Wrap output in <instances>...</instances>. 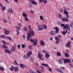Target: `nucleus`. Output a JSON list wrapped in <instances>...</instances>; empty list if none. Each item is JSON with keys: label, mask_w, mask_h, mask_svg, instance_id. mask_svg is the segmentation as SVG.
<instances>
[{"label": "nucleus", "mask_w": 73, "mask_h": 73, "mask_svg": "<svg viewBox=\"0 0 73 73\" xmlns=\"http://www.w3.org/2000/svg\"><path fill=\"white\" fill-rule=\"evenodd\" d=\"M27 40L28 41H29L31 38V36H35V32L32 30H30L28 31V33H27Z\"/></svg>", "instance_id": "obj_1"}, {"label": "nucleus", "mask_w": 73, "mask_h": 73, "mask_svg": "<svg viewBox=\"0 0 73 73\" xmlns=\"http://www.w3.org/2000/svg\"><path fill=\"white\" fill-rule=\"evenodd\" d=\"M32 51H30V52H28L27 54L24 55L23 56V58L25 59L26 58H28L30 57V56L32 55Z\"/></svg>", "instance_id": "obj_2"}, {"label": "nucleus", "mask_w": 73, "mask_h": 73, "mask_svg": "<svg viewBox=\"0 0 73 73\" xmlns=\"http://www.w3.org/2000/svg\"><path fill=\"white\" fill-rule=\"evenodd\" d=\"M68 26H69V25H66L63 28V29H65L67 28V30L66 31V33H67L68 35H69L70 33V27H68Z\"/></svg>", "instance_id": "obj_3"}, {"label": "nucleus", "mask_w": 73, "mask_h": 73, "mask_svg": "<svg viewBox=\"0 0 73 73\" xmlns=\"http://www.w3.org/2000/svg\"><path fill=\"white\" fill-rule=\"evenodd\" d=\"M41 53L40 52H38V56L39 58V60L42 61H44V58L42 57V54H41Z\"/></svg>", "instance_id": "obj_4"}, {"label": "nucleus", "mask_w": 73, "mask_h": 73, "mask_svg": "<svg viewBox=\"0 0 73 73\" xmlns=\"http://www.w3.org/2000/svg\"><path fill=\"white\" fill-rule=\"evenodd\" d=\"M16 48V44H14L12 48L11 49V52H15V51Z\"/></svg>", "instance_id": "obj_5"}, {"label": "nucleus", "mask_w": 73, "mask_h": 73, "mask_svg": "<svg viewBox=\"0 0 73 73\" xmlns=\"http://www.w3.org/2000/svg\"><path fill=\"white\" fill-rule=\"evenodd\" d=\"M64 13L65 15H66V18H68V16H69V15L68 14L69 13V12L67 11H66V9L65 8H64Z\"/></svg>", "instance_id": "obj_6"}, {"label": "nucleus", "mask_w": 73, "mask_h": 73, "mask_svg": "<svg viewBox=\"0 0 73 73\" xmlns=\"http://www.w3.org/2000/svg\"><path fill=\"white\" fill-rule=\"evenodd\" d=\"M38 31H42L43 29V27H42V25H39L38 26Z\"/></svg>", "instance_id": "obj_7"}, {"label": "nucleus", "mask_w": 73, "mask_h": 73, "mask_svg": "<svg viewBox=\"0 0 73 73\" xmlns=\"http://www.w3.org/2000/svg\"><path fill=\"white\" fill-rule=\"evenodd\" d=\"M4 30L5 31V35H8L9 34V32H10L9 30H8L6 29H4Z\"/></svg>", "instance_id": "obj_8"}, {"label": "nucleus", "mask_w": 73, "mask_h": 73, "mask_svg": "<svg viewBox=\"0 0 73 73\" xmlns=\"http://www.w3.org/2000/svg\"><path fill=\"white\" fill-rule=\"evenodd\" d=\"M7 12H8L10 15H11V13H13V10L11 8L10 9H9L7 10Z\"/></svg>", "instance_id": "obj_9"}, {"label": "nucleus", "mask_w": 73, "mask_h": 73, "mask_svg": "<svg viewBox=\"0 0 73 73\" xmlns=\"http://www.w3.org/2000/svg\"><path fill=\"white\" fill-rule=\"evenodd\" d=\"M40 42L41 46H45V42L44 41L41 40H40Z\"/></svg>", "instance_id": "obj_10"}, {"label": "nucleus", "mask_w": 73, "mask_h": 73, "mask_svg": "<svg viewBox=\"0 0 73 73\" xmlns=\"http://www.w3.org/2000/svg\"><path fill=\"white\" fill-rule=\"evenodd\" d=\"M12 68L13 69H14L15 71V72H17L18 70H19V67L17 66H16L15 67L14 66H12Z\"/></svg>", "instance_id": "obj_11"}, {"label": "nucleus", "mask_w": 73, "mask_h": 73, "mask_svg": "<svg viewBox=\"0 0 73 73\" xmlns=\"http://www.w3.org/2000/svg\"><path fill=\"white\" fill-rule=\"evenodd\" d=\"M70 41H68V43L66 44V47H69L70 48L71 47V46L70 45Z\"/></svg>", "instance_id": "obj_12"}, {"label": "nucleus", "mask_w": 73, "mask_h": 73, "mask_svg": "<svg viewBox=\"0 0 73 73\" xmlns=\"http://www.w3.org/2000/svg\"><path fill=\"white\" fill-rule=\"evenodd\" d=\"M61 20L63 21H66L68 22V19L67 18L66 19L65 18H63L61 19Z\"/></svg>", "instance_id": "obj_13"}, {"label": "nucleus", "mask_w": 73, "mask_h": 73, "mask_svg": "<svg viewBox=\"0 0 73 73\" xmlns=\"http://www.w3.org/2000/svg\"><path fill=\"white\" fill-rule=\"evenodd\" d=\"M62 58H61V59H58L57 60V61H58V62H60L59 63L60 64H63V62H62Z\"/></svg>", "instance_id": "obj_14"}, {"label": "nucleus", "mask_w": 73, "mask_h": 73, "mask_svg": "<svg viewBox=\"0 0 73 73\" xmlns=\"http://www.w3.org/2000/svg\"><path fill=\"white\" fill-rule=\"evenodd\" d=\"M20 66L22 68H24L26 67L25 65L21 63L20 64Z\"/></svg>", "instance_id": "obj_15"}, {"label": "nucleus", "mask_w": 73, "mask_h": 73, "mask_svg": "<svg viewBox=\"0 0 73 73\" xmlns=\"http://www.w3.org/2000/svg\"><path fill=\"white\" fill-rule=\"evenodd\" d=\"M15 27L18 31H20L21 30V28L19 26L17 27V26H15Z\"/></svg>", "instance_id": "obj_16"}, {"label": "nucleus", "mask_w": 73, "mask_h": 73, "mask_svg": "<svg viewBox=\"0 0 73 73\" xmlns=\"http://www.w3.org/2000/svg\"><path fill=\"white\" fill-rule=\"evenodd\" d=\"M55 33L56 32H55L54 31H52L50 32V35H51L52 36L54 35Z\"/></svg>", "instance_id": "obj_17"}, {"label": "nucleus", "mask_w": 73, "mask_h": 73, "mask_svg": "<svg viewBox=\"0 0 73 73\" xmlns=\"http://www.w3.org/2000/svg\"><path fill=\"white\" fill-rule=\"evenodd\" d=\"M35 41H34V46H35V45L37 44V42L38 41V40L37 39H35Z\"/></svg>", "instance_id": "obj_18"}, {"label": "nucleus", "mask_w": 73, "mask_h": 73, "mask_svg": "<svg viewBox=\"0 0 73 73\" xmlns=\"http://www.w3.org/2000/svg\"><path fill=\"white\" fill-rule=\"evenodd\" d=\"M31 3H32L34 5H37V3H36V2L35 1H31Z\"/></svg>", "instance_id": "obj_19"}, {"label": "nucleus", "mask_w": 73, "mask_h": 73, "mask_svg": "<svg viewBox=\"0 0 73 73\" xmlns=\"http://www.w3.org/2000/svg\"><path fill=\"white\" fill-rule=\"evenodd\" d=\"M5 53H8V54H11V52H10V51L8 49L5 50Z\"/></svg>", "instance_id": "obj_20"}, {"label": "nucleus", "mask_w": 73, "mask_h": 73, "mask_svg": "<svg viewBox=\"0 0 73 73\" xmlns=\"http://www.w3.org/2000/svg\"><path fill=\"white\" fill-rule=\"evenodd\" d=\"M42 65L44 66H46V67H48V68H49V66H48V64H44V63H42Z\"/></svg>", "instance_id": "obj_21"}, {"label": "nucleus", "mask_w": 73, "mask_h": 73, "mask_svg": "<svg viewBox=\"0 0 73 73\" xmlns=\"http://www.w3.org/2000/svg\"><path fill=\"white\" fill-rule=\"evenodd\" d=\"M54 29H56V33H58V31H59V29L57 27H56L54 28Z\"/></svg>", "instance_id": "obj_22"}, {"label": "nucleus", "mask_w": 73, "mask_h": 73, "mask_svg": "<svg viewBox=\"0 0 73 73\" xmlns=\"http://www.w3.org/2000/svg\"><path fill=\"white\" fill-rule=\"evenodd\" d=\"M22 15L23 17H27V14L25 13H22Z\"/></svg>", "instance_id": "obj_23"}, {"label": "nucleus", "mask_w": 73, "mask_h": 73, "mask_svg": "<svg viewBox=\"0 0 73 73\" xmlns=\"http://www.w3.org/2000/svg\"><path fill=\"white\" fill-rule=\"evenodd\" d=\"M49 56H50V55L48 54V53H46V54L45 56L46 58H49Z\"/></svg>", "instance_id": "obj_24"}, {"label": "nucleus", "mask_w": 73, "mask_h": 73, "mask_svg": "<svg viewBox=\"0 0 73 73\" xmlns=\"http://www.w3.org/2000/svg\"><path fill=\"white\" fill-rule=\"evenodd\" d=\"M56 54L57 56H59L60 57L61 56V52H57Z\"/></svg>", "instance_id": "obj_25"}, {"label": "nucleus", "mask_w": 73, "mask_h": 73, "mask_svg": "<svg viewBox=\"0 0 73 73\" xmlns=\"http://www.w3.org/2000/svg\"><path fill=\"white\" fill-rule=\"evenodd\" d=\"M62 61L63 60L64 64H66L67 63V61H66V59H65L64 58H62Z\"/></svg>", "instance_id": "obj_26"}, {"label": "nucleus", "mask_w": 73, "mask_h": 73, "mask_svg": "<svg viewBox=\"0 0 73 73\" xmlns=\"http://www.w3.org/2000/svg\"><path fill=\"white\" fill-rule=\"evenodd\" d=\"M43 28L44 29H47V26L46 25L43 24Z\"/></svg>", "instance_id": "obj_27"}, {"label": "nucleus", "mask_w": 73, "mask_h": 73, "mask_svg": "<svg viewBox=\"0 0 73 73\" xmlns=\"http://www.w3.org/2000/svg\"><path fill=\"white\" fill-rule=\"evenodd\" d=\"M7 39H8V40H10V41H12V39L11 38V37L10 36H7Z\"/></svg>", "instance_id": "obj_28"}, {"label": "nucleus", "mask_w": 73, "mask_h": 73, "mask_svg": "<svg viewBox=\"0 0 73 73\" xmlns=\"http://www.w3.org/2000/svg\"><path fill=\"white\" fill-rule=\"evenodd\" d=\"M14 65H16L17 66H18L19 65V64L18 63H17V62L16 60H14Z\"/></svg>", "instance_id": "obj_29"}, {"label": "nucleus", "mask_w": 73, "mask_h": 73, "mask_svg": "<svg viewBox=\"0 0 73 73\" xmlns=\"http://www.w3.org/2000/svg\"><path fill=\"white\" fill-rule=\"evenodd\" d=\"M5 9H6V7H2V11H5Z\"/></svg>", "instance_id": "obj_30"}, {"label": "nucleus", "mask_w": 73, "mask_h": 73, "mask_svg": "<svg viewBox=\"0 0 73 73\" xmlns=\"http://www.w3.org/2000/svg\"><path fill=\"white\" fill-rule=\"evenodd\" d=\"M62 33L63 35H65L66 34V31H63L61 32Z\"/></svg>", "instance_id": "obj_31"}, {"label": "nucleus", "mask_w": 73, "mask_h": 73, "mask_svg": "<svg viewBox=\"0 0 73 73\" xmlns=\"http://www.w3.org/2000/svg\"><path fill=\"white\" fill-rule=\"evenodd\" d=\"M2 47L3 48H4V49H7L8 48V47L7 46H5L4 45H3L2 46Z\"/></svg>", "instance_id": "obj_32"}, {"label": "nucleus", "mask_w": 73, "mask_h": 73, "mask_svg": "<svg viewBox=\"0 0 73 73\" xmlns=\"http://www.w3.org/2000/svg\"><path fill=\"white\" fill-rule=\"evenodd\" d=\"M0 70L2 71H4V69L3 66H1L0 67Z\"/></svg>", "instance_id": "obj_33"}, {"label": "nucleus", "mask_w": 73, "mask_h": 73, "mask_svg": "<svg viewBox=\"0 0 73 73\" xmlns=\"http://www.w3.org/2000/svg\"><path fill=\"white\" fill-rule=\"evenodd\" d=\"M40 68H41L42 69H41V70L42 72H43V71H44V67L41 66H40Z\"/></svg>", "instance_id": "obj_34"}, {"label": "nucleus", "mask_w": 73, "mask_h": 73, "mask_svg": "<svg viewBox=\"0 0 73 73\" xmlns=\"http://www.w3.org/2000/svg\"><path fill=\"white\" fill-rule=\"evenodd\" d=\"M70 27L71 28H73V22H72L71 24L70 25Z\"/></svg>", "instance_id": "obj_35"}, {"label": "nucleus", "mask_w": 73, "mask_h": 73, "mask_svg": "<svg viewBox=\"0 0 73 73\" xmlns=\"http://www.w3.org/2000/svg\"><path fill=\"white\" fill-rule=\"evenodd\" d=\"M27 27H25L23 28V30L25 31H26V32L27 31Z\"/></svg>", "instance_id": "obj_36"}, {"label": "nucleus", "mask_w": 73, "mask_h": 73, "mask_svg": "<svg viewBox=\"0 0 73 73\" xmlns=\"http://www.w3.org/2000/svg\"><path fill=\"white\" fill-rule=\"evenodd\" d=\"M25 21H28V20H29V19L28 18V17H25Z\"/></svg>", "instance_id": "obj_37"}, {"label": "nucleus", "mask_w": 73, "mask_h": 73, "mask_svg": "<svg viewBox=\"0 0 73 73\" xmlns=\"http://www.w3.org/2000/svg\"><path fill=\"white\" fill-rule=\"evenodd\" d=\"M25 46H26V45H25V44H21V46H22V48H24Z\"/></svg>", "instance_id": "obj_38"}, {"label": "nucleus", "mask_w": 73, "mask_h": 73, "mask_svg": "<svg viewBox=\"0 0 73 73\" xmlns=\"http://www.w3.org/2000/svg\"><path fill=\"white\" fill-rule=\"evenodd\" d=\"M55 39L56 40V41H59V39L58 38L57 36H56L55 37Z\"/></svg>", "instance_id": "obj_39"}, {"label": "nucleus", "mask_w": 73, "mask_h": 73, "mask_svg": "<svg viewBox=\"0 0 73 73\" xmlns=\"http://www.w3.org/2000/svg\"><path fill=\"white\" fill-rule=\"evenodd\" d=\"M65 56L66 57H69V54L67 53H65Z\"/></svg>", "instance_id": "obj_40"}, {"label": "nucleus", "mask_w": 73, "mask_h": 73, "mask_svg": "<svg viewBox=\"0 0 73 73\" xmlns=\"http://www.w3.org/2000/svg\"><path fill=\"white\" fill-rule=\"evenodd\" d=\"M58 12L60 13H62L63 12V10L62 9H60L58 10Z\"/></svg>", "instance_id": "obj_41"}, {"label": "nucleus", "mask_w": 73, "mask_h": 73, "mask_svg": "<svg viewBox=\"0 0 73 73\" xmlns=\"http://www.w3.org/2000/svg\"><path fill=\"white\" fill-rule=\"evenodd\" d=\"M42 52L44 53H46V54L48 53V51H46V50H43L42 51Z\"/></svg>", "instance_id": "obj_42"}, {"label": "nucleus", "mask_w": 73, "mask_h": 73, "mask_svg": "<svg viewBox=\"0 0 73 73\" xmlns=\"http://www.w3.org/2000/svg\"><path fill=\"white\" fill-rule=\"evenodd\" d=\"M29 49H30L31 50H32V49H33V46H32L30 45L29 47Z\"/></svg>", "instance_id": "obj_43"}, {"label": "nucleus", "mask_w": 73, "mask_h": 73, "mask_svg": "<svg viewBox=\"0 0 73 73\" xmlns=\"http://www.w3.org/2000/svg\"><path fill=\"white\" fill-rule=\"evenodd\" d=\"M58 17L60 18H62V15L61 14L59 13V14Z\"/></svg>", "instance_id": "obj_44"}, {"label": "nucleus", "mask_w": 73, "mask_h": 73, "mask_svg": "<svg viewBox=\"0 0 73 73\" xmlns=\"http://www.w3.org/2000/svg\"><path fill=\"white\" fill-rule=\"evenodd\" d=\"M39 17L41 20H43V17L42 15H40Z\"/></svg>", "instance_id": "obj_45"}, {"label": "nucleus", "mask_w": 73, "mask_h": 73, "mask_svg": "<svg viewBox=\"0 0 73 73\" xmlns=\"http://www.w3.org/2000/svg\"><path fill=\"white\" fill-rule=\"evenodd\" d=\"M1 37L2 38H5L6 37V36H5V35H2L1 36Z\"/></svg>", "instance_id": "obj_46"}, {"label": "nucleus", "mask_w": 73, "mask_h": 73, "mask_svg": "<svg viewBox=\"0 0 73 73\" xmlns=\"http://www.w3.org/2000/svg\"><path fill=\"white\" fill-rule=\"evenodd\" d=\"M16 32H17V35H19V31L18 30H16Z\"/></svg>", "instance_id": "obj_47"}, {"label": "nucleus", "mask_w": 73, "mask_h": 73, "mask_svg": "<svg viewBox=\"0 0 73 73\" xmlns=\"http://www.w3.org/2000/svg\"><path fill=\"white\" fill-rule=\"evenodd\" d=\"M43 1L44 2V4H46V3H47V0H43Z\"/></svg>", "instance_id": "obj_48"}, {"label": "nucleus", "mask_w": 73, "mask_h": 73, "mask_svg": "<svg viewBox=\"0 0 73 73\" xmlns=\"http://www.w3.org/2000/svg\"><path fill=\"white\" fill-rule=\"evenodd\" d=\"M18 26L20 27H22V24L21 23H19L18 24Z\"/></svg>", "instance_id": "obj_49"}, {"label": "nucleus", "mask_w": 73, "mask_h": 73, "mask_svg": "<svg viewBox=\"0 0 73 73\" xmlns=\"http://www.w3.org/2000/svg\"><path fill=\"white\" fill-rule=\"evenodd\" d=\"M30 41H31V42H33V44H34V42H35V40H34L32 39L30 40Z\"/></svg>", "instance_id": "obj_50"}, {"label": "nucleus", "mask_w": 73, "mask_h": 73, "mask_svg": "<svg viewBox=\"0 0 73 73\" xmlns=\"http://www.w3.org/2000/svg\"><path fill=\"white\" fill-rule=\"evenodd\" d=\"M2 42H3V43L4 44H7V42H5V41L4 40L2 41Z\"/></svg>", "instance_id": "obj_51"}, {"label": "nucleus", "mask_w": 73, "mask_h": 73, "mask_svg": "<svg viewBox=\"0 0 73 73\" xmlns=\"http://www.w3.org/2000/svg\"><path fill=\"white\" fill-rule=\"evenodd\" d=\"M29 7H30L31 8L32 7H33V5L31 3H30L29 4Z\"/></svg>", "instance_id": "obj_52"}, {"label": "nucleus", "mask_w": 73, "mask_h": 73, "mask_svg": "<svg viewBox=\"0 0 73 73\" xmlns=\"http://www.w3.org/2000/svg\"><path fill=\"white\" fill-rule=\"evenodd\" d=\"M55 70H56L57 71H58V72H59L60 71V69L59 68H56Z\"/></svg>", "instance_id": "obj_53"}, {"label": "nucleus", "mask_w": 73, "mask_h": 73, "mask_svg": "<svg viewBox=\"0 0 73 73\" xmlns=\"http://www.w3.org/2000/svg\"><path fill=\"white\" fill-rule=\"evenodd\" d=\"M60 68L62 69H63V70H64L65 69V67H60Z\"/></svg>", "instance_id": "obj_54"}, {"label": "nucleus", "mask_w": 73, "mask_h": 73, "mask_svg": "<svg viewBox=\"0 0 73 73\" xmlns=\"http://www.w3.org/2000/svg\"><path fill=\"white\" fill-rule=\"evenodd\" d=\"M22 36H23V39H24V40H25V38H26L25 35H23Z\"/></svg>", "instance_id": "obj_55"}, {"label": "nucleus", "mask_w": 73, "mask_h": 73, "mask_svg": "<svg viewBox=\"0 0 73 73\" xmlns=\"http://www.w3.org/2000/svg\"><path fill=\"white\" fill-rule=\"evenodd\" d=\"M66 61H67V62H68V63H70V60L68 59H66Z\"/></svg>", "instance_id": "obj_56"}, {"label": "nucleus", "mask_w": 73, "mask_h": 73, "mask_svg": "<svg viewBox=\"0 0 73 73\" xmlns=\"http://www.w3.org/2000/svg\"><path fill=\"white\" fill-rule=\"evenodd\" d=\"M30 12L32 14H33L34 13V11L33 10H31Z\"/></svg>", "instance_id": "obj_57"}, {"label": "nucleus", "mask_w": 73, "mask_h": 73, "mask_svg": "<svg viewBox=\"0 0 73 73\" xmlns=\"http://www.w3.org/2000/svg\"><path fill=\"white\" fill-rule=\"evenodd\" d=\"M3 22H4V23H7V20L6 19H4L3 20Z\"/></svg>", "instance_id": "obj_58"}, {"label": "nucleus", "mask_w": 73, "mask_h": 73, "mask_svg": "<svg viewBox=\"0 0 73 73\" xmlns=\"http://www.w3.org/2000/svg\"><path fill=\"white\" fill-rule=\"evenodd\" d=\"M5 2H6V3H8V4L9 3V2L8 1V0H5Z\"/></svg>", "instance_id": "obj_59"}, {"label": "nucleus", "mask_w": 73, "mask_h": 73, "mask_svg": "<svg viewBox=\"0 0 73 73\" xmlns=\"http://www.w3.org/2000/svg\"><path fill=\"white\" fill-rule=\"evenodd\" d=\"M69 65H70V67H71V68H73V65H72L71 64H69Z\"/></svg>", "instance_id": "obj_60"}, {"label": "nucleus", "mask_w": 73, "mask_h": 73, "mask_svg": "<svg viewBox=\"0 0 73 73\" xmlns=\"http://www.w3.org/2000/svg\"><path fill=\"white\" fill-rule=\"evenodd\" d=\"M18 49H20V48H21L20 45L18 44Z\"/></svg>", "instance_id": "obj_61"}, {"label": "nucleus", "mask_w": 73, "mask_h": 73, "mask_svg": "<svg viewBox=\"0 0 73 73\" xmlns=\"http://www.w3.org/2000/svg\"><path fill=\"white\" fill-rule=\"evenodd\" d=\"M48 70L49 72H52V70L50 68H48Z\"/></svg>", "instance_id": "obj_62"}, {"label": "nucleus", "mask_w": 73, "mask_h": 73, "mask_svg": "<svg viewBox=\"0 0 73 73\" xmlns=\"http://www.w3.org/2000/svg\"><path fill=\"white\" fill-rule=\"evenodd\" d=\"M61 35H58V37H59V38H61Z\"/></svg>", "instance_id": "obj_63"}, {"label": "nucleus", "mask_w": 73, "mask_h": 73, "mask_svg": "<svg viewBox=\"0 0 73 73\" xmlns=\"http://www.w3.org/2000/svg\"><path fill=\"white\" fill-rule=\"evenodd\" d=\"M59 72H60L61 73H64V72H63V71L61 70H59Z\"/></svg>", "instance_id": "obj_64"}]
</instances>
